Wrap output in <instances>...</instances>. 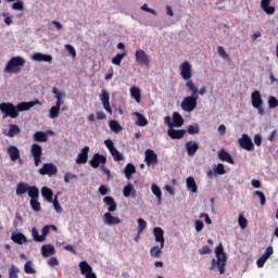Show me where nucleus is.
Masks as SVG:
<instances>
[{"mask_svg":"<svg viewBox=\"0 0 278 278\" xmlns=\"http://www.w3.org/2000/svg\"><path fill=\"white\" fill-rule=\"evenodd\" d=\"M31 60L35 62H53V56L50 54H42L40 52H37L31 55Z\"/></svg>","mask_w":278,"mask_h":278,"instance_id":"obj_20","label":"nucleus"},{"mask_svg":"<svg viewBox=\"0 0 278 278\" xmlns=\"http://www.w3.org/2000/svg\"><path fill=\"white\" fill-rule=\"evenodd\" d=\"M71 179H77V175L75 174H71V173H66L64 175V181L65 184H68L71 181Z\"/></svg>","mask_w":278,"mask_h":278,"instance_id":"obj_62","label":"nucleus"},{"mask_svg":"<svg viewBox=\"0 0 278 278\" xmlns=\"http://www.w3.org/2000/svg\"><path fill=\"white\" fill-rule=\"evenodd\" d=\"M134 173H136V166L131 163L126 164L124 168V175L126 179H131V175H134Z\"/></svg>","mask_w":278,"mask_h":278,"instance_id":"obj_32","label":"nucleus"},{"mask_svg":"<svg viewBox=\"0 0 278 278\" xmlns=\"http://www.w3.org/2000/svg\"><path fill=\"white\" fill-rule=\"evenodd\" d=\"M103 203L109 206L108 207L109 213L110 212H116V210L118 207L117 204H116V201H114V198H112V197H105L103 199Z\"/></svg>","mask_w":278,"mask_h":278,"instance_id":"obj_23","label":"nucleus"},{"mask_svg":"<svg viewBox=\"0 0 278 278\" xmlns=\"http://www.w3.org/2000/svg\"><path fill=\"white\" fill-rule=\"evenodd\" d=\"M147 229V222L142 218L138 219V232L142 233Z\"/></svg>","mask_w":278,"mask_h":278,"instance_id":"obj_51","label":"nucleus"},{"mask_svg":"<svg viewBox=\"0 0 278 278\" xmlns=\"http://www.w3.org/2000/svg\"><path fill=\"white\" fill-rule=\"evenodd\" d=\"M103 223L104 225H121V218L113 216L112 213H105L103 215Z\"/></svg>","mask_w":278,"mask_h":278,"instance_id":"obj_17","label":"nucleus"},{"mask_svg":"<svg viewBox=\"0 0 278 278\" xmlns=\"http://www.w3.org/2000/svg\"><path fill=\"white\" fill-rule=\"evenodd\" d=\"M127 55V52L118 53L112 59V64H115V66H121V62H123V59Z\"/></svg>","mask_w":278,"mask_h":278,"instance_id":"obj_43","label":"nucleus"},{"mask_svg":"<svg viewBox=\"0 0 278 278\" xmlns=\"http://www.w3.org/2000/svg\"><path fill=\"white\" fill-rule=\"evenodd\" d=\"M186 150L188 155L192 156L195 155L197 151H199V143L194 142V141H188L186 143Z\"/></svg>","mask_w":278,"mask_h":278,"instance_id":"obj_24","label":"nucleus"},{"mask_svg":"<svg viewBox=\"0 0 278 278\" xmlns=\"http://www.w3.org/2000/svg\"><path fill=\"white\" fill-rule=\"evenodd\" d=\"M187 189L190 192L197 193L199 191V187H197V181H194V177L187 178Z\"/></svg>","mask_w":278,"mask_h":278,"instance_id":"obj_30","label":"nucleus"},{"mask_svg":"<svg viewBox=\"0 0 278 278\" xmlns=\"http://www.w3.org/2000/svg\"><path fill=\"white\" fill-rule=\"evenodd\" d=\"M238 223H239V227H241L242 229H247V226L249 225V220L244 218L243 214L239 215Z\"/></svg>","mask_w":278,"mask_h":278,"instance_id":"obj_48","label":"nucleus"},{"mask_svg":"<svg viewBox=\"0 0 278 278\" xmlns=\"http://www.w3.org/2000/svg\"><path fill=\"white\" fill-rule=\"evenodd\" d=\"M214 173L217 175H225V173H227V170H225V165L222 163L217 164V166L214 168Z\"/></svg>","mask_w":278,"mask_h":278,"instance_id":"obj_53","label":"nucleus"},{"mask_svg":"<svg viewBox=\"0 0 278 278\" xmlns=\"http://www.w3.org/2000/svg\"><path fill=\"white\" fill-rule=\"evenodd\" d=\"M135 58H136V62L137 64H139V66H147V68H149L150 64H151V59H149V54H147V52L142 49H138L135 52Z\"/></svg>","mask_w":278,"mask_h":278,"instance_id":"obj_5","label":"nucleus"},{"mask_svg":"<svg viewBox=\"0 0 278 278\" xmlns=\"http://www.w3.org/2000/svg\"><path fill=\"white\" fill-rule=\"evenodd\" d=\"M147 166H155L157 164V154L152 149L146 150L144 157Z\"/></svg>","mask_w":278,"mask_h":278,"instance_id":"obj_11","label":"nucleus"},{"mask_svg":"<svg viewBox=\"0 0 278 278\" xmlns=\"http://www.w3.org/2000/svg\"><path fill=\"white\" fill-rule=\"evenodd\" d=\"M110 128L112 129V131H115V134H118V131H121V129H123V127H121V124H118L116 121L112 119L110 123Z\"/></svg>","mask_w":278,"mask_h":278,"instance_id":"obj_47","label":"nucleus"},{"mask_svg":"<svg viewBox=\"0 0 278 278\" xmlns=\"http://www.w3.org/2000/svg\"><path fill=\"white\" fill-rule=\"evenodd\" d=\"M41 197H43L48 203H53V190L48 187L41 188Z\"/></svg>","mask_w":278,"mask_h":278,"instance_id":"obj_28","label":"nucleus"},{"mask_svg":"<svg viewBox=\"0 0 278 278\" xmlns=\"http://www.w3.org/2000/svg\"><path fill=\"white\" fill-rule=\"evenodd\" d=\"M66 51L72 55V58H77V51H75V48L71 45H65Z\"/></svg>","mask_w":278,"mask_h":278,"instance_id":"obj_59","label":"nucleus"},{"mask_svg":"<svg viewBox=\"0 0 278 278\" xmlns=\"http://www.w3.org/2000/svg\"><path fill=\"white\" fill-rule=\"evenodd\" d=\"M204 224L201 219L195 220V231H203Z\"/></svg>","mask_w":278,"mask_h":278,"instance_id":"obj_64","label":"nucleus"},{"mask_svg":"<svg viewBox=\"0 0 278 278\" xmlns=\"http://www.w3.org/2000/svg\"><path fill=\"white\" fill-rule=\"evenodd\" d=\"M270 3H273V0H261V8L265 14L273 15L275 14V7H270Z\"/></svg>","mask_w":278,"mask_h":278,"instance_id":"obj_15","label":"nucleus"},{"mask_svg":"<svg viewBox=\"0 0 278 278\" xmlns=\"http://www.w3.org/2000/svg\"><path fill=\"white\" fill-rule=\"evenodd\" d=\"M30 207L34 210V212H40L42 207L40 206V202H38V199L36 200H30Z\"/></svg>","mask_w":278,"mask_h":278,"instance_id":"obj_49","label":"nucleus"},{"mask_svg":"<svg viewBox=\"0 0 278 278\" xmlns=\"http://www.w3.org/2000/svg\"><path fill=\"white\" fill-rule=\"evenodd\" d=\"M162 245L161 247H153L150 250L151 257H160L162 255Z\"/></svg>","mask_w":278,"mask_h":278,"instance_id":"obj_45","label":"nucleus"},{"mask_svg":"<svg viewBox=\"0 0 278 278\" xmlns=\"http://www.w3.org/2000/svg\"><path fill=\"white\" fill-rule=\"evenodd\" d=\"M108 157L105 155H102L100 153L93 154V157L89 161V164L92 168H99L100 164H106Z\"/></svg>","mask_w":278,"mask_h":278,"instance_id":"obj_12","label":"nucleus"},{"mask_svg":"<svg viewBox=\"0 0 278 278\" xmlns=\"http://www.w3.org/2000/svg\"><path fill=\"white\" fill-rule=\"evenodd\" d=\"M268 105L270 110H275V108H278V100L277 98L270 96L268 99Z\"/></svg>","mask_w":278,"mask_h":278,"instance_id":"obj_50","label":"nucleus"},{"mask_svg":"<svg viewBox=\"0 0 278 278\" xmlns=\"http://www.w3.org/2000/svg\"><path fill=\"white\" fill-rule=\"evenodd\" d=\"M34 105H40V101L21 102L16 106L12 103L3 102L0 104V112H2L4 116L16 118V116H18V112H27V110H31Z\"/></svg>","mask_w":278,"mask_h":278,"instance_id":"obj_1","label":"nucleus"},{"mask_svg":"<svg viewBox=\"0 0 278 278\" xmlns=\"http://www.w3.org/2000/svg\"><path fill=\"white\" fill-rule=\"evenodd\" d=\"M185 86L191 96L184 98L180 108L184 112H194L199 101V87H197V84L192 80L187 81Z\"/></svg>","mask_w":278,"mask_h":278,"instance_id":"obj_2","label":"nucleus"},{"mask_svg":"<svg viewBox=\"0 0 278 278\" xmlns=\"http://www.w3.org/2000/svg\"><path fill=\"white\" fill-rule=\"evenodd\" d=\"M39 174L53 177V175H58V167L53 163H45L42 168L39 169Z\"/></svg>","mask_w":278,"mask_h":278,"instance_id":"obj_10","label":"nucleus"},{"mask_svg":"<svg viewBox=\"0 0 278 278\" xmlns=\"http://www.w3.org/2000/svg\"><path fill=\"white\" fill-rule=\"evenodd\" d=\"M141 10H143V12H149L150 14H153V16H157V11H155L154 9L149 8L147 4H143L141 7Z\"/></svg>","mask_w":278,"mask_h":278,"instance_id":"obj_60","label":"nucleus"},{"mask_svg":"<svg viewBox=\"0 0 278 278\" xmlns=\"http://www.w3.org/2000/svg\"><path fill=\"white\" fill-rule=\"evenodd\" d=\"M18 134H21V128L15 124H11L9 126V131H8L7 136L9 138H14Z\"/></svg>","mask_w":278,"mask_h":278,"instance_id":"obj_33","label":"nucleus"},{"mask_svg":"<svg viewBox=\"0 0 278 278\" xmlns=\"http://www.w3.org/2000/svg\"><path fill=\"white\" fill-rule=\"evenodd\" d=\"M50 231H51V226L49 225L43 226V228L41 229V238H43V241L49 236Z\"/></svg>","mask_w":278,"mask_h":278,"instance_id":"obj_55","label":"nucleus"},{"mask_svg":"<svg viewBox=\"0 0 278 278\" xmlns=\"http://www.w3.org/2000/svg\"><path fill=\"white\" fill-rule=\"evenodd\" d=\"M215 255L217 257L212 260V265L210 270H214L218 268L219 275H225V266H227V254L225 253V249L223 248V243H219L215 249Z\"/></svg>","mask_w":278,"mask_h":278,"instance_id":"obj_3","label":"nucleus"},{"mask_svg":"<svg viewBox=\"0 0 278 278\" xmlns=\"http://www.w3.org/2000/svg\"><path fill=\"white\" fill-rule=\"evenodd\" d=\"M167 135L169 136V138H172V140H181V138H184V136H186V129H175V128H169L167 130Z\"/></svg>","mask_w":278,"mask_h":278,"instance_id":"obj_14","label":"nucleus"},{"mask_svg":"<svg viewBox=\"0 0 278 278\" xmlns=\"http://www.w3.org/2000/svg\"><path fill=\"white\" fill-rule=\"evenodd\" d=\"M21 66H25V59L21 56H13L7 64L5 73L16 74L21 72Z\"/></svg>","mask_w":278,"mask_h":278,"instance_id":"obj_4","label":"nucleus"},{"mask_svg":"<svg viewBox=\"0 0 278 278\" xmlns=\"http://www.w3.org/2000/svg\"><path fill=\"white\" fill-rule=\"evenodd\" d=\"M239 147L245 151H255V144L249 135L243 134L242 137L238 140Z\"/></svg>","mask_w":278,"mask_h":278,"instance_id":"obj_8","label":"nucleus"},{"mask_svg":"<svg viewBox=\"0 0 278 278\" xmlns=\"http://www.w3.org/2000/svg\"><path fill=\"white\" fill-rule=\"evenodd\" d=\"M188 134H190V136H194V134H199L201 131V129L199 128V125H190L187 129Z\"/></svg>","mask_w":278,"mask_h":278,"instance_id":"obj_52","label":"nucleus"},{"mask_svg":"<svg viewBox=\"0 0 278 278\" xmlns=\"http://www.w3.org/2000/svg\"><path fill=\"white\" fill-rule=\"evenodd\" d=\"M35 142H47L49 140V137L46 135V132L42 131H36L34 135Z\"/></svg>","mask_w":278,"mask_h":278,"instance_id":"obj_36","label":"nucleus"},{"mask_svg":"<svg viewBox=\"0 0 278 278\" xmlns=\"http://www.w3.org/2000/svg\"><path fill=\"white\" fill-rule=\"evenodd\" d=\"M52 92H53V94H54V97H55V99H56V102H55V104L58 105H62L63 103H64V101L62 100V99H64V97H66V93H64V92H62V91H60V89H58V88H53L52 89Z\"/></svg>","mask_w":278,"mask_h":278,"instance_id":"obj_29","label":"nucleus"},{"mask_svg":"<svg viewBox=\"0 0 278 278\" xmlns=\"http://www.w3.org/2000/svg\"><path fill=\"white\" fill-rule=\"evenodd\" d=\"M104 144L106 147V149L111 152H113L116 148L114 147V141H112V139H106L104 141Z\"/></svg>","mask_w":278,"mask_h":278,"instance_id":"obj_56","label":"nucleus"},{"mask_svg":"<svg viewBox=\"0 0 278 278\" xmlns=\"http://www.w3.org/2000/svg\"><path fill=\"white\" fill-rule=\"evenodd\" d=\"M90 151V147L86 146L83 148L81 152L78 154L76 159V164H86L88 162V153Z\"/></svg>","mask_w":278,"mask_h":278,"instance_id":"obj_18","label":"nucleus"},{"mask_svg":"<svg viewBox=\"0 0 278 278\" xmlns=\"http://www.w3.org/2000/svg\"><path fill=\"white\" fill-rule=\"evenodd\" d=\"M11 238L15 244H23V242H27V237L23 233H15Z\"/></svg>","mask_w":278,"mask_h":278,"instance_id":"obj_38","label":"nucleus"},{"mask_svg":"<svg viewBox=\"0 0 278 278\" xmlns=\"http://www.w3.org/2000/svg\"><path fill=\"white\" fill-rule=\"evenodd\" d=\"M153 233H154V238H155V242H160L161 244V249H164V230L160 227H155L153 229Z\"/></svg>","mask_w":278,"mask_h":278,"instance_id":"obj_19","label":"nucleus"},{"mask_svg":"<svg viewBox=\"0 0 278 278\" xmlns=\"http://www.w3.org/2000/svg\"><path fill=\"white\" fill-rule=\"evenodd\" d=\"M41 255L43 257H51V255H55V248L52 244L42 245Z\"/></svg>","mask_w":278,"mask_h":278,"instance_id":"obj_22","label":"nucleus"},{"mask_svg":"<svg viewBox=\"0 0 278 278\" xmlns=\"http://www.w3.org/2000/svg\"><path fill=\"white\" fill-rule=\"evenodd\" d=\"M217 51H218V55H220V58H224V60H229V54H227V51H225V48L219 46L217 48Z\"/></svg>","mask_w":278,"mask_h":278,"instance_id":"obj_57","label":"nucleus"},{"mask_svg":"<svg viewBox=\"0 0 278 278\" xmlns=\"http://www.w3.org/2000/svg\"><path fill=\"white\" fill-rule=\"evenodd\" d=\"M12 10H25V4L23 1H16L12 4Z\"/></svg>","mask_w":278,"mask_h":278,"instance_id":"obj_58","label":"nucleus"},{"mask_svg":"<svg viewBox=\"0 0 278 278\" xmlns=\"http://www.w3.org/2000/svg\"><path fill=\"white\" fill-rule=\"evenodd\" d=\"M79 268H80V275H90V273H92V266H90V264H88V262L86 261H81L78 264Z\"/></svg>","mask_w":278,"mask_h":278,"instance_id":"obj_26","label":"nucleus"},{"mask_svg":"<svg viewBox=\"0 0 278 278\" xmlns=\"http://www.w3.org/2000/svg\"><path fill=\"white\" fill-rule=\"evenodd\" d=\"M31 237H33V240H35V242H45V238L40 236V232L36 227L31 228Z\"/></svg>","mask_w":278,"mask_h":278,"instance_id":"obj_41","label":"nucleus"},{"mask_svg":"<svg viewBox=\"0 0 278 278\" xmlns=\"http://www.w3.org/2000/svg\"><path fill=\"white\" fill-rule=\"evenodd\" d=\"M200 255H210L212 253V250L207 247L204 245L202 249L199 250Z\"/></svg>","mask_w":278,"mask_h":278,"instance_id":"obj_61","label":"nucleus"},{"mask_svg":"<svg viewBox=\"0 0 278 278\" xmlns=\"http://www.w3.org/2000/svg\"><path fill=\"white\" fill-rule=\"evenodd\" d=\"M218 157L222 162H228V164H236L233 157H231V154H229V152H227V150L225 149H222L218 152Z\"/></svg>","mask_w":278,"mask_h":278,"instance_id":"obj_21","label":"nucleus"},{"mask_svg":"<svg viewBox=\"0 0 278 278\" xmlns=\"http://www.w3.org/2000/svg\"><path fill=\"white\" fill-rule=\"evenodd\" d=\"M254 194L258 197L261 205H266V195L262 191H255Z\"/></svg>","mask_w":278,"mask_h":278,"instance_id":"obj_54","label":"nucleus"},{"mask_svg":"<svg viewBox=\"0 0 278 278\" xmlns=\"http://www.w3.org/2000/svg\"><path fill=\"white\" fill-rule=\"evenodd\" d=\"M110 153L115 162H123V160H125V156H123V154L119 153L118 149L116 148Z\"/></svg>","mask_w":278,"mask_h":278,"instance_id":"obj_44","label":"nucleus"},{"mask_svg":"<svg viewBox=\"0 0 278 278\" xmlns=\"http://www.w3.org/2000/svg\"><path fill=\"white\" fill-rule=\"evenodd\" d=\"M28 197L30 198V200H36L38 199V197H40V190H38L37 187L33 186V187H28Z\"/></svg>","mask_w":278,"mask_h":278,"instance_id":"obj_37","label":"nucleus"},{"mask_svg":"<svg viewBox=\"0 0 278 278\" xmlns=\"http://www.w3.org/2000/svg\"><path fill=\"white\" fill-rule=\"evenodd\" d=\"M100 101L102 102L104 110L109 114H112V106H110V93L105 89L102 90V93L100 96Z\"/></svg>","mask_w":278,"mask_h":278,"instance_id":"obj_13","label":"nucleus"},{"mask_svg":"<svg viewBox=\"0 0 278 278\" xmlns=\"http://www.w3.org/2000/svg\"><path fill=\"white\" fill-rule=\"evenodd\" d=\"M152 193L156 195L159 205H162V189L155 184L151 187Z\"/></svg>","mask_w":278,"mask_h":278,"instance_id":"obj_34","label":"nucleus"},{"mask_svg":"<svg viewBox=\"0 0 278 278\" xmlns=\"http://www.w3.org/2000/svg\"><path fill=\"white\" fill-rule=\"evenodd\" d=\"M251 99H252V105L256 110H258V113L261 115H264V108H262V105H264V100H262V93H260L258 90H255L254 92H252Z\"/></svg>","mask_w":278,"mask_h":278,"instance_id":"obj_6","label":"nucleus"},{"mask_svg":"<svg viewBox=\"0 0 278 278\" xmlns=\"http://www.w3.org/2000/svg\"><path fill=\"white\" fill-rule=\"evenodd\" d=\"M123 194L126 199H129V197H132L135 199L136 189H134V185L128 182L127 186H125L124 189H123Z\"/></svg>","mask_w":278,"mask_h":278,"instance_id":"obj_25","label":"nucleus"},{"mask_svg":"<svg viewBox=\"0 0 278 278\" xmlns=\"http://www.w3.org/2000/svg\"><path fill=\"white\" fill-rule=\"evenodd\" d=\"M180 76L185 81H191L192 79V65L190 62L185 61L180 65Z\"/></svg>","mask_w":278,"mask_h":278,"instance_id":"obj_7","label":"nucleus"},{"mask_svg":"<svg viewBox=\"0 0 278 278\" xmlns=\"http://www.w3.org/2000/svg\"><path fill=\"white\" fill-rule=\"evenodd\" d=\"M24 273H26V275H36V269L34 268V263H31V261L25 263Z\"/></svg>","mask_w":278,"mask_h":278,"instance_id":"obj_39","label":"nucleus"},{"mask_svg":"<svg viewBox=\"0 0 278 278\" xmlns=\"http://www.w3.org/2000/svg\"><path fill=\"white\" fill-rule=\"evenodd\" d=\"M274 250L273 247H268L265 251V253L262 255V257H264L265 260H268V257H270V255H273Z\"/></svg>","mask_w":278,"mask_h":278,"instance_id":"obj_63","label":"nucleus"},{"mask_svg":"<svg viewBox=\"0 0 278 278\" xmlns=\"http://www.w3.org/2000/svg\"><path fill=\"white\" fill-rule=\"evenodd\" d=\"M30 153L35 160V166H40V163L42 162V147L38 143H34Z\"/></svg>","mask_w":278,"mask_h":278,"instance_id":"obj_9","label":"nucleus"},{"mask_svg":"<svg viewBox=\"0 0 278 278\" xmlns=\"http://www.w3.org/2000/svg\"><path fill=\"white\" fill-rule=\"evenodd\" d=\"M18 273H21L18 267H16L15 265H12L11 268L9 269V278H18Z\"/></svg>","mask_w":278,"mask_h":278,"instance_id":"obj_46","label":"nucleus"},{"mask_svg":"<svg viewBox=\"0 0 278 278\" xmlns=\"http://www.w3.org/2000/svg\"><path fill=\"white\" fill-rule=\"evenodd\" d=\"M172 125L173 127H181L184 125V117H181V114L178 112L173 113Z\"/></svg>","mask_w":278,"mask_h":278,"instance_id":"obj_27","label":"nucleus"},{"mask_svg":"<svg viewBox=\"0 0 278 278\" xmlns=\"http://www.w3.org/2000/svg\"><path fill=\"white\" fill-rule=\"evenodd\" d=\"M130 96L137 103H140L141 101V93H140V88L138 87H131L130 88Z\"/></svg>","mask_w":278,"mask_h":278,"instance_id":"obj_35","label":"nucleus"},{"mask_svg":"<svg viewBox=\"0 0 278 278\" xmlns=\"http://www.w3.org/2000/svg\"><path fill=\"white\" fill-rule=\"evenodd\" d=\"M136 116L138 127H147V125H149V121H147V117H144V115L136 113Z\"/></svg>","mask_w":278,"mask_h":278,"instance_id":"obj_40","label":"nucleus"},{"mask_svg":"<svg viewBox=\"0 0 278 278\" xmlns=\"http://www.w3.org/2000/svg\"><path fill=\"white\" fill-rule=\"evenodd\" d=\"M7 153L12 162H16V160H20L21 157V151L18 150V148H16V146H10L7 149Z\"/></svg>","mask_w":278,"mask_h":278,"instance_id":"obj_16","label":"nucleus"},{"mask_svg":"<svg viewBox=\"0 0 278 278\" xmlns=\"http://www.w3.org/2000/svg\"><path fill=\"white\" fill-rule=\"evenodd\" d=\"M29 190V185L25 184V182H20L17 184L16 187V195L17 197H23V194L27 193Z\"/></svg>","mask_w":278,"mask_h":278,"instance_id":"obj_31","label":"nucleus"},{"mask_svg":"<svg viewBox=\"0 0 278 278\" xmlns=\"http://www.w3.org/2000/svg\"><path fill=\"white\" fill-rule=\"evenodd\" d=\"M60 108H62V105L55 104L50 109L49 111L50 118H58V116H60Z\"/></svg>","mask_w":278,"mask_h":278,"instance_id":"obj_42","label":"nucleus"}]
</instances>
